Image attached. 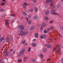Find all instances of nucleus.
<instances>
[{
  "mask_svg": "<svg viewBox=\"0 0 63 63\" xmlns=\"http://www.w3.org/2000/svg\"><path fill=\"white\" fill-rule=\"evenodd\" d=\"M20 34L23 36H24L25 34L27 35L28 33V29H26L25 31V33L23 32V31L22 30H21L20 31Z\"/></svg>",
  "mask_w": 63,
  "mask_h": 63,
  "instance_id": "f257e3e1",
  "label": "nucleus"
},
{
  "mask_svg": "<svg viewBox=\"0 0 63 63\" xmlns=\"http://www.w3.org/2000/svg\"><path fill=\"white\" fill-rule=\"evenodd\" d=\"M46 24V23H42L41 24V26L40 28V30H43V27H45Z\"/></svg>",
  "mask_w": 63,
  "mask_h": 63,
  "instance_id": "f03ea898",
  "label": "nucleus"
},
{
  "mask_svg": "<svg viewBox=\"0 0 63 63\" xmlns=\"http://www.w3.org/2000/svg\"><path fill=\"white\" fill-rule=\"evenodd\" d=\"M52 1V0H47L46 1V2L47 4H49V3L51 2Z\"/></svg>",
  "mask_w": 63,
  "mask_h": 63,
  "instance_id": "7ed1b4c3",
  "label": "nucleus"
},
{
  "mask_svg": "<svg viewBox=\"0 0 63 63\" xmlns=\"http://www.w3.org/2000/svg\"><path fill=\"white\" fill-rule=\"evenodd\" d=\"M26 5H28V4L25 3H24V4L22 5L23 7L24 8H26Z\"/></svg>",
  "mask_w": 63,
  "mask_h": 63,
  "instance_id": "20e7f679",
  "label": "nucleus"
},
{
  "mask_svg": "<svg viewBox=\"0 0 63 63\" xmlns=\"http://www.w3.org/2000/svg\"><path fill=\"white\" fill-rule=\"evenodd\" d=\"M7 52H8L7 51H5L4 52V53L5 54L4 55L5 57H6V56L8 55V53H7Z\"/></svg>",
  "mask_w": 63,
  "mask_h": 63,
  "instance_id": "39448f33",
  "label": "nucleus"
},
{
  "mask_svg": "<svg viewBox=\"0 0 63 63\" xmlns=\"http://www.w3.org/2000/svg\"><path fill=\"white\" fill-rule=\"evenodd\" d=\"M25 49H22L20 51L21 54H23L25 52Z\"/></svg>",
  "mask_w": 63,
  "mask_h": 63,
  "instance_id": "423d86ee",
  "label": "nucleus"
},
{
  "mask_svg": "<svg viewBox=\"0 0 63 63\" xmlns=\"http://www.w3.org/2000/svg\"><path fill=\"white\" fill-rule=\"evenodd\" d=\"M19 28L21 30H23L24 29V26L23 25H21L19 27Z\"/></svg>",
  "mask_w": 63,
  "mask_h": 63,
  "instance_id": "0eeeda50",
  "label": "nucleus"
},
{
  "mask_svg": "<svg viewBox=\"0 0 63 63\" xmlns=\"http://www.w3.org/2000/svg\"><path fill=\"white\" fill-rule=\"evenodd\" d=\"M47 47L48 48H51L52 47V46L50 44H48L47 45Z\"/></svg>",
  "mask_w": 63,
  "mask_h": 63,
  "instance_id": "6e6552de",
  "label": "nucleus"
},
{
  "mask_svg": "<svg viewBox=\"0 0 63 63\" xmlns=\"http://www.w3.org/2000/svg\"><path fill=\"white\" fill-rule=\"evenodd\" d=\"M49 11H47L45 12V15H47L49 14Z\"/></svg>",
  "mask_w": 63,
  "mask_h": 63,
  "instance_id": "1a4fd4ad",
  "label": "nucleus"
},
{
  "mask_svg": "<svg viewBox=\"0 0 63 63\" xmlns=\"http://www.w3.org/2000/svg\"><path fill=\"white\" fill-rule=\"evenodd\" d=\"M33 19H37L38 18V16H34L33 18Z\"/></svg>",
  "mask_w": 63,
  "mask_h": 63,
  "instance_id": "9d476101",
  "label": "nucleus"
},
{
  "mask_svg": "<svg viewBox=\"0 0 63 63\" xmlns=\"http://www.w3.org/2000/svg\"><path fill=\"white\" fill-rule=\"evenodd\" d=\"M34 29V26H32L30 28V30H31L32 31V30H33V29Z\"/></svg>",
  "mask_w": 63,
  "mask_h": 63,
  "instance_id": "9b49d317",
  "label": "nucleus"
},
{
  "mask_svg": "<svg viewBox=\"0 0 63 63\" xmlns=\"http://www.w3.org/2000/svg\"><path fill=\"white\" fill-rule=\"evenodd\" d=\"M9 20H5V23L6 24H7V25H9V23L7 21H8Z\"/></svg>",
  "mask_w": 63,
  "mask_h": 63,
  "instance_id": "f8f14e48",
  "label": "nucleus"
},
{
  "mask_svg": "<svg viewBox=\"0 0 63 63\" xmlns=\"http://www.w3.org/2000/svg\"><path fill=\"white\" fill-rule=\"evenodd\" d=\"M35 36L36 38H38V33H35Z\"/></svg>",
  "mask_w": 63,
  "mask_h": 63,
  "instance_id": "ddd939ff",
  "label": "nucleus"
},
{
  "mask_svg": "<svg viewBox=\"0 0 63 63\" xmlns=\"http://www.w3.org/2000/svg\"><path fill=\"white\" fill-rule=\"evenodd\" d=\"M32 45L33 47H36V44L34 43H32Z\"/></svg>",
  "mask_w": 63,
  "mask_h": 63,
  "instance_id": "4468645a",
  "label": "nucleus"
},
{
  "mask_svg": "<svg viewBox=\"0 0 63 63\" xmlns=\"http://www.w3.org/2000/svg\"><path fill=\"white\" fill-rule=\"evenodd\" d=\"M25 43H26V40H25L22 41L21 42V44H23Z\"/></svg>",
  "mask_w": 63,
  "mask_h": 63,
  "instance_id": "2eb2a0df",
  "label": "nucleus"
},
{
  "mask_svg": "<svg viewBox=\"0 0 63 63\" xmlns=\"http://www.w3.org/2000/svg\"><path fill=\"white\" fill-rule=\"evenodd\" d=\"M6 41L7 42H9L10 41V39H9V38H8V37L6 38Z\"/></svg>",
  "mask_w": 63,
  "mask_h": 63,
  "instance_id": "dca6fc26",
  "label": "nucleus"
},
{
  "mask_svg": "<svg viewBox=\"0 0 63 63\" xmlns=\"http://www.w3.org/2000/svg\"><path fill=\"white\" fill-rule=\"evenodd\" d=\"M22 14H23V15H27V14H26V13L24 11H23L22 12Z\"/></svg>",
  "mask_w": 63,
  "mask_h": 63,
  "instance_id": "f3484780",
  "label": "nucleus"
},
{
  "mask_svg": "<svg viewBox=\"0 0 63 63\" xmlns=\"http://www.w3.org/2000/svg\"><path fill=\"white\" fill-rule=\"evenodd\" d=\"M5 4V2H2L1 4V6H4V5Z\"/></svg>",
  "mask_w": 63,
  "mask_h": 63,
  "instance_id": "a211bd4d",
  "label": "nucleus"
},
{
  "mask_svg": "<svg viewBox=\"0 0 63 63\" xmlns=\"http://www.w3.org/2000/svg\"><path fill=\"white\" fill-rule=\"evenodd\" d=\"M52 14H53V15H56H56H58V14L56 12L53 13Z\"/></svg>",
  "mask_w": 63,
  "mask_h": 63,
  "instance_id": "6ab92c4d",
  "label": "nucleus"
},
{
  "mask_svg": "<svg viewBox=\"0 0 63 63\" xmlns=\"http://www.w3.org/2000/svg\"><path fill=\"white\" fill-rule=\"evenodd\" d=\"M35 12H38V8H37V7L35 8Z\"/></svg>",
  "mask_w": 63,
  "mask_h": 63,
  "instance_id": "aec40b11",
  "label": "nucleus"
},
{
  "mask_svg": "<svg viewBox=\"0 0 63 63\" xmlns=\"http://www.w3.org/2000/svg\"><path fill=\"white\" fill-rule=\"evenodd\" d=\"M45 19L46 20H48V19H49L46 16L45 18Z\"/></svg>",
  "mask_w": 63,
  "mask_h": 63,
  "instance_id": "412c9836",
  "label": "nucleus"
},
{
  "mask_svg": "<svg viewBox=\"0 0 63 63\" xmlns=\"http://www.w3.org/2000/svg\"><path fill=\"white\" fill-rule=\"evenodd\" d=\"M35 60H35V59H32V62H34L35 61Z\"/></svg>",
  "mask_w": 63,
  "mask_h": 63,
  "instance_id": "4be33fe9",
  "label": "nucleus"
},
{
  "mask_svg": "<svg viewBox=\"0 0 63 63\" xmlns=\"http://www.w3.org/2000/svg\"><path fill=\"white\" fill-rule=\"evenodd\" d=\"M27 58L26 57H25L24 58V61H26L27 60Z\"/></svg>",
  "mask_w": 63,
  "mask_h": 63,
  "instance_id": "5701e85b",
  "label": "nucleus"
},
{
  "mask_svg": "<svg viewBox=\"0 0 63 63\" xmlns=\"http://www.w3.org/2000/svg\"><path fill=\"white\" fill-rule=\"evenodd\" d=\"M40 57L41 58H43L44 57V56L43 54H40Z\"/></svg>",
  "mask_w": 63,
  "mask_h": 63,
  "instance_id": "b1692460",
  "label": "nucleus"
},
{
  "mask_svg": "<svg viewBox=\"0 0 63 63\" xmlns=\"http://www.w3.org/2000/svg\"><path fill=\"white\" fill-rule=\"evenodd\" d=\"M60 4H58L57 5V7L58 8H60Z\"/></svg>",
  "mask_w": 63,
  "mask_h": 63,
  "instance_id": "393cba45",
  "label": "nucleus"
},
{
  "mask_svg": "<svg viewBox=\"0 0 63 63\" xmlns=\"http://www.w3.org/2000/svg\"><path fill=\"white\" fill-rule=\"evenodd\" d=\"M44 33H47V31L46 30H45L44 31Z\"/></svg>",
  "mask_w": 63,
  "mask_h": 63,
  "instance_id": "a878e982",
  "label": "nucleus"
},
{
  "mask_svg": "<svg viewBox=\"0 0 63 63\" xmlns=\"http://www.w3.org/2000/svg\"><path fill=\"white\" fill-rule=\"evenodd\" d=\"M44 52H47V49H43Z\"/></svg>",
  "mask_w": 63,
  "mask_h": 63,
  "instance_id": "bb28decb",
  "label": "nucleus"
},
{
  "mask_svg": "<svg viewBox=\"0 0 63 63\" xmlns=\"http://www.w3.org/2000/svg\"><path fill=\"white\" fill-rule=\"evenodd\" d=\"M54 29V28L53 27H51V30H53Z\"/></svg>",
  "mask_w": 63,
  "mask_h": 63,
  "instance_id": "cd10ccee",
  "label": "nucleus"
},
{
  "mask_svg": "<svg viewBox=\"0 0 63 63\" xmlns=\"http://www.w3.org/2000/svg\"><path fill=\"white\" fill-rule=\"evenodd\" d=\"M21 61H22V60L20 59L18 61V62L19 63L20 62H21Z\"/></svg>",
  "mask_w": 63,
  "mask_h": 63,
  "instance_id": "c85d7f7f",
  "label": "nucleus"
},
{
  "mask_svg": "<svg viewBox=\"0 0 63 63\" xmlns=\"http://www.w3.org/2000/svg\"><path fill=\"white\" fill-rule=\"evenodd\" d=\"M30 50H31V48H29L28 50V51H30Z\"/></svg>",
  "mask_w": 63,
  "mask_h": 63,
  "instance_id": "c756f323",
  "label": "nucleus"
},
{
  "mask_svg": "<svg viewBox=\"0 0 63 63\" xmlns=\"http://www.w3.org/2000/svg\"><path fill=\"white\" fill-rule=\"evenodd\" d=\"M53 21L51 20L49 22V23H53Z\"/></svg>",
  "mask_w": 63,
  "mask_h": 63,
  "instance_id": "7c9ffc66",
  "label": "nucleus"
},
{
  "mask_svg": "<svg viewBox=\"0 0 63 63\" xmlns=\"http://www.w3.org/2000/svg\"><path fill=\"white\" fill-rule=\"evenodd\" d=\"M31 23V21H29L28 22V24H30Z\"/></svg>",
  "mask_w": 63,
  "mask_h": 63,
  "instance_id": "2f4dec72",
  "label": "nucleus"
},
{
  "mask_svg": "<svg viewBox=\"0 0 63 63\" xmlns=\"http://www.w3.org/2000/svg\"><path fill=\"white\" fill-rule=\"evenodd\" d=\"M37 1V0H33V3H36V1Z\"/></svg>",
  "mask_w": 63,
  "mask_h": 63,
  "instance_id": "473e14b6",
  "label": "nucleus"
},
{
  "mask_svg": "<svg viewBox=\"0 0 63 63\" xmlns=\"http://www.w3.org/2000/svg\"><path fill=\"white\" fill-rule=\"evenodd\" d=\"M4 11V9H0V11L1 12H3Z\"/></svg>",
  "mask_w": 63,
  "mask_h": 63,
  "instance_id": "72a5a7b5",
  "label": "nucleus"
},
{
  "mask_svg": "<svg viewBox=\"0 0 63 63\" xmlns=\"http://www.w3.org/2000/svg\"><path fill=\"white\" fill-rule=\"evenodd\" d=\"M57 46V47H61V46L59 44Z\"/></svg>",
  "mask_w": 63,
  "mask_h": 63,
  "instance_id": "f704fd0d",
  "label": "nucleus"
},
{
  "mask_svg": "<svg viewBox=\"0 0 63 63\" xmlns=\"http://www.w3.org/2000/svg\"><path fill=\"white\" fill-rule=\"evenodd\" d=\"M43 38H44V37L43 36L41 35L40 36V38H41V39H43Z\"/></svg>",
  "mask_w": 63,
  "mask_h": 63,
  "instance_id": "c9c22d12",
  "label": "nucleus"
},
{
  "mask_svg": "<svg viewBox=\"0 0 63 63\" xmlns=\"http://www.w3.org/2000/svg\"><path fill=\"white\" fill-rule=\"evenodd\" d=\"M11 15L12 16H15V15L14 14H12Z\"/></svg>",
  "mask_w": 63,
  "mask_h": 63,
  "instance_id": "e433bc0d",
  "label": "nucleus"
},
{
  "mask_svg": "<svg viewBox=\"0 0 63 63\" xmlns=\"http://www.w3.org/2000/svg\"><path fill=\"white\" fill-rule=\"evenodd\" d=\"M11 37V38L12 39H13V37L12 36V35L10 36Z\"/></svg>",
  "mask_w": 63,
  "mask_h": 63,
  "instance_id": "4c0bfd02",
  "label": "nucleus"
},
{
  "mask_svg": "<svg viewBox=\"0 0 63 63\" xmlns=\"http://www.w3.org/2000/svg\"><path fill=\"white\" fill-rule=\"evenodd\" d=\"M56 52L57 54L59 52V51L57 50V51H56Z\"/></svg>",
  "mask_w": 63,
  "mask_h": 63,
  "instance_id": "58836bf2",
  "label": "nucleus"
},
{
  "mask_svg": "<svg viewBox=\"0 0 63 63\" xmlns=\"http://www.w3.org/2000/svg\"><path fill=\"white\" fill-rule=\"evenodd\" d=\"M29 17H30V18H31V15H29Z\"/></svg>",
  "mask_w": 63,
  "mask_h": 63,
  "instance_id": "ea45409f",
  "label": "nucleus"
},
{
  "mask_svg": "<svg viewBox=\"0 0 63 63\" xmlns=\"http://www.w3.org/2000/svg\"><path fill=\"white\" fill-rule=\"evenodd\" d=\"M5 16V15H2L1 16V17H4Z\"/></svg>",
  "mask_w": 63,
  "mask_h": 63,
  "instance_id": "a19ab883",
  "label": "nucleus"
},
{
  "mask_svg": "<svg viewBox=\"0 0 63 63\" xmlns=\"http://www.w3.org/2000/svg\"><path fill=\"white\" fill-rule=\"evenodd\" d=\"M26 18L27 20V21H28V18H27V17H26Z\"/></svg>",
  "mask_w": 63,
  "mask_h": 63,
  "instance_id": "79ce46f5",
  "label": "nucleus"
},
{
  "mask_svg": "<svg viewBox=\"0 0 63 63\" xmlns=\"http://www.w3.org/2000/svg\"><path fill=\"white\" fill-rule=\"evenodd\" d=\"M50 41H51V42H52V39H50Z\"/></svg>",
  "mask_w": 63,
  "mask_h": 63,
  "instance_id": "37998d69",
  "label": "nucleus"
},
{
  "mask_svg": "<svg viewBox=\"0 0 63 63\" xmlns=\"http://www.w3.org/2000/svg\"><path fill=\"white\" fill-rule=\"evenodd\" d=\"M30 11L32 12H33V9H32Z\"/></svg>",
  "mask_w": 63,
  "mask_h": 63,
  "instance_id": "c03bdc74",
  "label": "nucleus"
},
{
  "mask_svg": "<svg viewBox=\"0 0 63 63\" xmlns=\"http://www.w3.org/2000/svg\"><path fill=\"white\" fill-rule=\"evenodd\" d=\"M36 40L35 39H34L33 40V41H35Z\"/></svg>",
  "mask_w": 63,
  "mask_h": 63,
  "instance_id": "a18cd8bd",
  "label": "nucleus"
},
{
  "mask_svg": "<svg viewBox=\"0 0 63 63\" xmlns=\"http://www.w3.org/2000/svg\"><path fill=\"white\" fill-rule=\"evenodd\" d=\"M2 39H1V38H0V42H2Z\"/></svg>",
  "mask_w": 63,
  "mask_h": 63,
  "instance_id": "49530a36",
  "label": "nucleus"
},
{
  "mask_svg": "<svg viewBox=\"0 0 63 63\" xmlns=\"http://www.w3.org/2000/svg\"><path fill=\"white\" fill-rule=\"evenodd\" d=\"M50 59H47V61H48V60H50Z\"/></svg>",
  "mask_w": 63,
  "mask_h": 63,
  "instance_id": "de8ad7c7",
  "label": "nucleus"
},
{
  "mask_svg": "<svg viewBox=\"0 0 63 63\" xmlns=\"http://www.w3.org/2000/svg\"><path fill=\"white\" fill-rule=\"evenodd\" d=\"M2 1L3 2H6V0H2Z\"/></svg>",
  "mask_w": 63,
  "mask_h": 63,
  "instance_id": "09e8293b",
  "label": "nucleus"
},
{
  "mask_svg": "<svg viewBox=\"0 0 63 63\" xmlns=\"http://www.w3.org/2000/svg\"><path fill=\"white\" fill-rule=\"evenodd\" d=\"M50 6H53V4H52V3H51V4Z\"/></svg>",
  "mask_w": 63,
  "mask_h": 63,
  "instance_id": "8fccbe9b",
  "label": "nucleus"
},
{
  "mask_svg": "<svg viewBox=\"0 0 63 63\" xmlns=\"http://www.w3.org/2000/svg\"><path fill=\"white\" fill-rule=\"evenodd\" d=\"M58 35L60 37H61V34H59Z\"/></svg>",
  "mask_w": 63,
  "mask_h": 63,
  "instance_id": "3c124183",
  "label": "nucleus"
},
{
  "mask_svg": "<svg viewBox=\"0 0 63 63\" xmlns=\"http://www.w3.org/2000/svg\"><path fill=\"white\" fill-rule=\"evenodd\" d=\"M24 44L25 46V45H27V44L26 43H24Z\"/></svg>",
  "mask_w": 63,
  "mask_h": 63,
  "instance_id": "603ef678",
  "label": "nucleus"
},
{
  "mask_svg": "<svg viewBox=\"0 0 63 63\" xmlns=\"http://www.w3.org/2000/svg\"><path fill=\"white\" fill-rule=\"evenodd\" d=\"M47 30L48 31H49V30H50V29L49 28Z\"/></svg>",
  "mask_w": 63,
  "mask_h": 63,
  "instance_id": "864d4df0",
  "label": "nucleus"
},
{
  "mask_svg": "<svg viewBox=\"0 0 63 63\" xmlns=\"http://www.w3.org/2000/svg\"><path fill=\"white\" fill-rule=\"evenodd\" d=\"M52 12H55V10H52Z\"/></svg>",
  "mask_w": 63,
  "mask_h": 63,
  "instance_id": "5fc2aeb1",
  "label": "nucleus"
},
{
  "mask_svg": "<svg viewBox=\"0 0 63 63\" xmlns=\"http://www.w3.org/2000/svg\"><path fill=\"white\" fill-rule=\"evenodd\" d=\"M0 63H4L3 62L1 61L0 62Z\"/></svg>",
  "mask_w": 63,
  "mask_h": 63,
  "instance_id": "6e6d98bb",
  "label": "nucleus"
},
{
  "mask_svg": "<svg viewBox=\"0 0 63 63\" xmlns=\"http://www.w3.org/2000/svg\"><path fill=\"white\" fill-rule=\"evenodd\" d=\"M13 50V49H11L10 51H12V50Z\"/></svg>",
  "mask_w": 63,
  "mask_h": 63,
  "instance_id": "4d7b16f0",
  "label": "nucleus"
},
{
  "mask_svg": "<svg viewBox=\"0 0 63 63\" xmlns=\"http://www.w3.org/2000/svg\"><path fill=\"white\" fill-rule=\"evenodd\" d=\"M2 40L3 41V40H4V38H2Z\"/></svg>",
  "mask_w": 63,
  "mask_h": 63,
  "instance_id": "13d9d810",
  "label": "nucleus"
},
{
  "mask_svg": "<svg viewBox=\"0 0 63 63\" xmlns=\"http://www.w3.org/2000/svg\"><path fill=\"white\" fill-rule=\"evenodd\" d=\"M15 53V51H14L13 52V54H14V53Z\"/></svg>",
  "mask_w": 63,
  "mask_h": 63,
  "instance_id": "bf43d9fd",
  "label": "nucleus"
},
{
  "mask_svg": "<svg viewBox=\"0 0 63 63\" xmlns=\"http://www.w3.org/2000/svg\"><path fill=\"white\" fill-rule=\"evenodd\" d=\"M20 56V54H19L18 55V56Z\"/></svg>",
  "mask_w": 63,
  "mask_h": 63,
  "instance_id": "052dcab7",
  "label": "nucleus"
},
{
  "mask_svg": "<svg viewBox=\"0 0 63 63\" xmlns=\"http://www.w3.org/2000/svg\"><path fill=\"white\" fill-rule=\"evenodd\" d=\"M61 61H63V59H62L61 60Z\"/></svg>",
  "mask_w": 63,
  "mask_h": 63,
  "instance_id": "680f3d73",
  "label": "nucleus"
},
{
  "mask_svg": "<svg viewBox=\"0 0 63 63\" xmlns=\"http://www.w3.org/2000/svg\"><path fill=\"white\" fill-rule=\"evenodd\" d=\"M17 39H18V38H19V37L18 36H17Z\"/></svg>",
  "mask_w": 63,
  "mask_h": 63,
  "instance_id": "e2e57ef3",
  "label": "nucleus"
},
{
  "mask_svg": "<svg viewBox=\"0 0 63 63\" xmlns=\"http://www.w3.org/2000/svg\"><path fill=\"white\" fill-rule=\"evenodd\" d=\"M59 49L60 50V49H61V48H59Z\"/></svg>",
  "mask_w": 63,
  "mask_h": 63,
  "instance_id": "0e129e2a",
  "label": "nucleus"
},
{
  "mask_svg": "<svg viewBox=\"0 0 63 63\" xmlns=\"http://www.w3.org/2000/svg\"><path fill=\"white\" fill-rule=\"evenodd\" d=\"M12 2H13V1H14V0H12Z\"/></svg>",
  "mask_w": 63,
  "mask_h": 63,
  "instance_id": "69168bd1",
  "label": "nucleus"
},
{
  "mask_svg": "<svg viewBox=\"0 0 63 63\" xmlns=\"http://www.w3.org/2000/svg\"><path fill=\"white\" fill-rule=\"evenodd\" d=\"M1 37V35L0 34V37Z\"/></svg>",
  "mask_w": 63,
  "mask_h": 63,
  "instance_id": "338daca9",
  "label": "nucleus"
},
{
  "mask_svg": "<svg viewBox=\"0 0 63 63\" xmlns=\"http://www.w3.org/2000/svg\"><path fill=\"white\" fill-rule=\"evenodd\" d=\"M2 61V60L0 59V61Z\"/></svg>",
  "mask_w": 63,
  "mask_h": 63,
  "instance_id": "774afa93",
  "label": "nucleus"
}]
</instances>
